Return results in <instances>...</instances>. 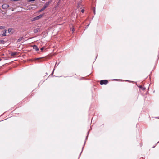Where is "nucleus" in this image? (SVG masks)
<instances>
[{
  "mask_svg": "<svg viewBox=\"0 0 159 159\" xmlns=\"http://www.w3.org/2000/svg\"><path fill=\"white\" fill-rule=\"evenodd\" d=\"M54 70H55V69H54V70H53V71L52 72V74H51V75H53V73L54 72Z\"/></svg>",
  "mask_w": 159,
  "mask_h": 159,
  "instance_id": "nucleus-19",
  "label": "nucleus"
},
{
  "mask_svg": "<svg viewBox=\"0 0 159 159\" xmlns=\"http://www.w3.org/2000/svg\"><path fill=\"white\" fill-rule=\"evenodd\" d=\"M51 2V1H48V2H47L44 5L45 6H46L47 7L48 6V5H49V4H50Z\"/></svg>",
  "mask_w": 159,
  "mask_h": 159,
  "instance_id": "nucleus-5",
  "label": "nucleus"
},
{
  "mask_svg": "<svg viewBox=\"0 0 159 159\" xmlns=\"http://www.w3.org/2000/svg\"><path fill=\"white\" fill-rule=\"evenodd\" d=\"M38 20V17H37V16H36V17H35L32 18V19H31V20L32 21H35L36 20Z\"/></svg>",
  "mask_w": 159,
  "mask_h": 159,
  "instance_id": "nucleus-7",
  "label": "nucleus"
},
{
  "mask_svg": "<svg viewBox=\"0 0 159 159\" xmlns=\"http://www.w3.org/2000/svg\"><path fill=\"white\" fill-rule=\"evenodd\" d=\"M7 30H4V32L2 34V36H6V32Z\"/></svg>",
  "mask_w": 159,
  "mask_h": 159,
  "instance_id": "nucleus-8",
  "label": "nucleus"
},
{
  "mask_svg": "<svg viewBox=\"0 0 159 159\" xmlns=\"http://www.w3.org/2000/svg\"><path fill=\"white\" fill-rule=\"evenodd\" d=\"M84 9H82L81 10V12L82 13H84Z\"/></svg>",
  "mask_w": 159,
  "mask_h": 159,
  "instance_id": "nucleus-18",
  "label": "nucleus"
},
{
  "mask_svg": "<svg viewBox=\"0 0 159 159\" xmlns=\"http://www.w3.org/2000/svg\"><path fill=\"white\" fill-rule=\"evenodd\" d=\"M35 1V0H28V2H32V1Z\"/></svg>",
  "mask_w": 159,
  "mask_h": 159,
  "instance_id": "nucleus-16",
  "label": "nucleus"
},
{
  "mask_svg": "<svg viewBox=\"0 0 159 159\" xmlns=\"http://www.w3.org/2000/svg\"><path fill=\"white\" fill-rule=\"evenodd\" d=\"M5 41L3 40H0V43H4Z\"/></svg>",
  "mask_w": 159,
  "mask_h": 159,
  "instance_id": "nucleus-15",
  "label": "nucleus"
},
{
  "mask_svg": "<svg viewBox=\"0 0 159 159\" xmlns=\"http://www.w3.org/2000/svg\"><path fill=\"white\" fill-rule=\"evenodd\" d=\"M10 30V29H8V31H9V30Z\"/></svg>",
  "mask_w": 159,
  "mask_h": 159,
  "instance_id": "nucleus-23",
  "label": "nucleus"
},
{
  "mask_svg": "<svg viewBox=\"0 0 159 159\" xmlns=\"http://www.w3.org/2000/svg\"><path fill=\"white\" fill-rule=\"evenodd\" d=\"M33 48L36 51H38L39 50L38 47L36 45H34L33 46Z\"/></svg>",
  "mask_w": 159,
  "mask_h": 159,
  "instance_id": "nucleus-3",
  "label": "nucleus"
},
{
  "mask_svg": "<svg viewBox=\"0 0 159 159\" xmlns=\"http://www.w3.org/2000/svg\"><path fill=\"white\" fill-rule=\"evenodd\" d=\"M17 52H12L11 53V56H14L16 55L17 54Z\"/></svg>",
  "mask_w": 159,
  "mask_h": 159,
  "instance_id": "nucleus-6",
  "label": "nucleus"
},
{
  "mask_svg": "<svg viewBox=\"0 0 159 159\" xmlns=\"http://www.w3.org/2000/svg\"><path fill=\"white\" fill-rule=\"evenodd\" d=\"M44 9H45L47 7H46V6H45L44 5V6H43V7Z\"/></svg>",
  "mask_w": 159,
  "mask_h": 159,
  "instance_id": "nucleus-17",
  "label": "nucleus"
},
{
  "mask_svg": "<svg viewBox=\"0 0 159 159\" xmlns=\"http://www.w3.org/2000/svg\"><path fill=\"white\" fill-rule=\"evenodd\" d=\"M108 83V81L107 80H101L100 81V84L101 85H102L103 84L106 85Z\"/></svg>",
  "mask_w": 159,
  "mask_h": 159,
  "instance_id": "nucleus-1",
  "label": "nucleus"
},
{
  "mask_svg": "<svg viewBox=\"0 0 159 159\" xmlns=\"http://www.w3.org/2000/svg\"><path fill=\"white\" fill-rule=\"evenodd\" d=\"M5 28V27L3 26H0V29H3Z\"/></svg>",
  "mask_w": 159,
  "mask_h": 159,
  "instance_id": "nucleus-14",
  "label": "nucleus"
},
{
  "mask_svg": "<svg viewBox=\"0 0 159 159\" xmlns=\"http://www.w3.org/2000/svg\"><path fill=\"white\" fill-rule=\"evenodd\" d=\"M138 87L139 88L141 89H142L143 90H144L146 89L145 88V87H143L142 86H141V85H140L139 86H138Z\"/></svg>",
  "mask_w": 159,
  "mask_h": 159,
  "instance_id": "nucleus-10",
  "label": "nucleus"
},
{
  "mask_svg": "<svg viewBox=\"0 0 159 159\" xmlns=\"http://www.w3.org/2000/svg\"><path fill=\"white\" fill-rule=\"evenodd\" d=\"M87 137H88V136H86V139H87Z\"/></svg>",
  "mask_w": 159,
  "mask_h": 159,
  "instance_id": "nucleus-22",
  "label": "nucleus"
},
{
  "mask_svg": "<svg viewBox=\"0 0 159 159\" xmlns=\"http://www.w3.org/2000/svg\"><path fill=\"white\" fill-rule=\"evenodd\" d=\"M23 39V37H20L18 39V41H20L21 40H22Z\"/></svg>",
  "mask_w": 159,
  "mask_h": 159,
  "instance_id": "nucleus-11",
  "label": "nucleus"
},
{
  "mask_svg": "<svg viewBox=\"0 0 159 159\" xmlns=\"http://www.w3.org/2000/svg\"><path fill=\"white\" fill-rule=\"evenodd\" d=\"M9 7V5L7 4H4L2 6V8L3 9H6Z\"/></svg>",
  "mask_w": 159,
  "mask_h": 159,
  "instance_id": "nucleus-2",
  "label": "nucleus"
},
{
  "mask_svg": "<svg viewBox=\"0 0 159 159\" xmlns=\"http://www.w3.org/2000/svg\"><path fill=\"white\" fill-rule=\"evenodd\" d=\"M1 59L0 58V61H1Z\"/></svg>",
  "mask_w": 159,
  "mask_h": 159,
  "instance_id": "nucleus-24",
  "label": "nucleus"
},
{
  "mask_svg": "<svg viewBox=\"0 0 159 159\" xmlns=\"http://www.w3.org/2000/svg\"><path fill=\"white\" fill-rule=\"evenodd\" d=\"M44 49V48L43 47L42 48H41V51H42V50H43Z\"/></svg>",
  "mask_w": 159,
  "mask_h": 159,
  "instance_id": "nucleus-20",
  "label": "nucleus"
},
{
  "mask_svg": "<svg viewBox=\"0 0 159 159\" xmlns=\"http://www.w3.org/2000/svg\"><path fill=\"white\" fill-rule=\"evenodd\" d=\"M39 30V28H37L34 30V33H37Z\"/></svg>",
  "mask_w": 159,
  "mask_h": 159,
  "instance_id": "nucleus-4",
  "label": "nucleus"
},
{
  "mask_svg": "<svg viewBox=\"0 0 159 159\" xmlns=\"http://www.w3.org/2000/svg\"><path fill=\"white\" fill-rule=\"evenodd\" d=\"M93 13L94 14H95V7H94L93 8Z\"/></svg>",
  "mask_w": 159,
  "mask_h": 159,
  "instance_id": "nucleus-13",
  "label": "nucleus"
},
{
  "mask_svg": "<svg viewBox=\"0 0 159 159\" xmlns=\"http://www.w3.org/2000/svg\"><path fill=\"white\" fill-rule=\"evenodd\" d=\"M45 9L43 8L42 7V9H40V10H39V12H41L43 11V10H44Z\"/></svg>",
  "mask_w": 159,
  "mask_h": 159,
  "instance_id": "nucleus-12",
  "label": "nucleus"
},
{
  "mask_svg": "<svg viewBox=\"0 0 159 159\" xmlns=\"http://www.w3.org/2000/svg\"><path fill=\"white\" fill-rule=\"evenodd\" d=\"M43 16V14H40V15H39V16H37L38 20L40 19L41 18H42Z\"/></svg>",
  "mask_w": 159,
  "mask_h": 159,
  "instance_id": "nucleus-9",
  "label": "nucleus"
},
{
  "mask_svg": "<svg viewBox=\"0 0 159 159\" xmlns=\"http://www.w3.org/2000/svg\"><path fill=\"white\" fill-rule=\"evenodd\" d=\"M89 25V24L88 25H87V26L88 27Z\"/></svg>",
  "mask_w": 159,
  "mask_h": 159,
  "instance_id": "nucleus-21",
  "label": "nucleus"
},
{
  "mask_svg": "<svg viewBox=\"0 0 159 159\" xmlns=\"http://www.w3.org/2000/svg\"><path fill=\"white\" fill-rule=\"evenodd\" d=\"M85 143H84V145H85Z\"/></svg>",
  "mask_w": 159,
  "mask_h": 159,
  "instance_id": "nucleus-25",
  "label": "nucleus"
}]
</instances>
